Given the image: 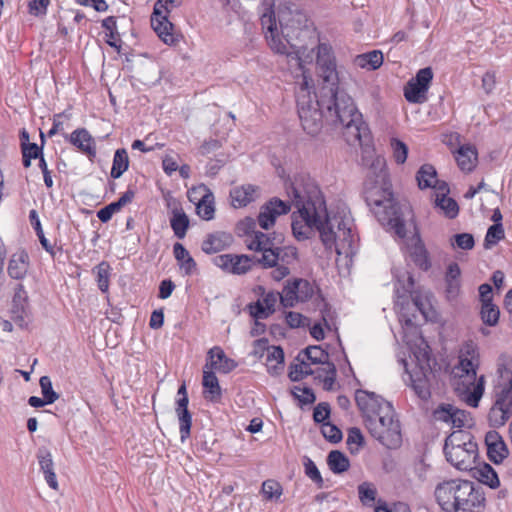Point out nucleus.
<instances>
[{
    "mask_svg": "<svg viewBox=\"0 0 512 512\" xmlns=\"http://www.w3.org/2000/svg\"><path fill=\"white\" fill-rule=\"evenodd\" d=\"M332 89L320 88L315 102L310 95L297 100V112L303 130L314 137L324 126L331 130L341 129L349 145L358 143L361 147H369L372 136L354 100L347 93H337Z\"/></svg>",
    "mask_w": 512,
    "mask_h": 512,
    "instance_id": "f257e3e1",
    "label": "nucleus"
},
{
    "mask_svg": "<svg viewBox=\"0 0 512 512\" xmlns=\"http://www.w3.org/2000/svg\"><path fill=\"white\" fill-rule=\"evenodd\" d=\"M373 179L368 176L364 183V199L382 226H388L403 239L407 235L404 213L411 211L408 203L395 199L389 173L383 163L379 172L371 171Z\"/></svg>",
    "mask_w": 512,
    "mask_h": 512,
    "instance_id": "f03ea898",
    "label": "nucleus"
},
{
    "mask_svg": "<svg viewBox=\"0 0 512 512\" xmlns=\"http://www.w3.org/2000/svg\"><path fill=\"white\" fill-rule=\"evenodd\" d=\"M293 202L299 217L306 226L319 232L320 240L327 251L336 246V232L319 186L310 178L301 177L292 185Z\"/></svg>",
    "mask_w": 512,
    "mask_h": 512,
    "instance_id": "7ed1b4c3",
    "label": "nucleus"
},
{
    "mask_svg": "<svg viewBox=\"0 0 512 512\" xmlns=\"http://www.w3.org/2000/svg\"><path fill=\"white\" fill-rule=\"evenodd\" d=\"M355 402L370 435H379L377 429L386 428L390 418L397 419L392 403L375 392L357 389Z\"/></svg>",
    "mask_w": 512,
    "mask_h": 512,
    "instance_id": "20e7f679",
    "label": "nucleus"
},
{
    "mask_svg": "<svg viewBox=\"0 0 512 512\" xmlns=\"http://www.w3.org/2000/svg\"><path fill=\"white\" fill-rule=\"evenodd\" d=\"M278 23L280 26V36L290 46L293 53L300 58V52L306 49V46L301 43L304 36L309 33L308 17L304 11L292 4L280 5L277 11Z\"/></svg>",
    "mask_w": 512,
    "mask_h": 512,
    "instance_id": "39448f33",
    "label": "nucleus"
},
{
    "mask_svg": "<svg viewBox=\"0 0 512 512\" xmlns=\"http://www.w3.org/2000/svg\"><path fill=\"white\" fill-rule=\"evenodd\" d=\"M183 0H156L150 22L157 36L167 45L179 42L180 34L175 32V25L169 20L171 8L182 5Z\"/></svg>",
    "mask_w": 512,
    "mask_h": 512,
    "instance_id": "423d86ee",
    "label": "nucleus"
},
{
    "mask_svg": "<svg viewBox=\"0 0 512 512\" xmlns=\"http://www.w3.org/2000/svg\"><path fill=\"white\" fill-rule=\"evenodd\" d=\"M458 492L454 505L460 506L462 512H483L486 508V498L481 486L474 482L459 479Z\"/></svg>",
    "mask_w": 512,
    "mask_h": 512,
    "instance_id": "0eeeda50",
    "label": "nucleus"
},
{
    "mask_svg": "<svg viewBox=\"0 0 512 512\" xmlns=\"http://www.w3.org/2000/svg\"><path fill=\"white\" fill-rule=\"evenodd\" d=\"M433 80V70L430 66L419 69L404 86V97L412 104H422L427 101V93Z\"/></svg>",
    "mask_w": 512,
    "mask_h": 512,
    "instance_id": "6e6552de",
    "label": "nucleus"
},
{
    "mask_svg": "<svg viewBox=\"0 0 512 512\" xmlns=\"http://www.w3.org/2000/svg\"><path fill=\"white\" fill-rule=\"evenodd\" d=\"M291 210V203L278 197H272L260 207L257 217L259 226L268 231L275 225L278 216L286 215Z\"/></svg>",
    "mask_w": 512,
    "mask_h": 512,
    "instance_id": "1a4fd4ad",
    "label": "nucleus"
},
{
    "mask_svg": "<svg viewBox=\"0 0 512 512\" xmlns=\"http://www.w3.org/2000/svg\"><path fill=\"white\" fill-rule=\"evenodd\" d=\"M260 21L265 32V38L271 49L280 54H290L287 50V45L280 38L277 28L278 17L273 9V5L265 9V12L260 17Z\"/></svg>",
    "mask_w": 512,
    "mask_h": 512,
    "instance_id": "9d476101",
    "label": "nucleus"
},
{
    "mask_svg": "<svg viewBox=\"0 0 512 512\" xmlns=\"http://www.w3.org/2000/svg\"><path fill=\"white\" fill-rule=\"evenodd\" d=\"M253 256L246 254H222L214 257V265L226 273L244 275L252 270Z\"/></svg>",
    "mask_w": 512,
    "mask_h": 512,
    "instance_id": "9b49d317",
    "label": "nucleus"
},
{
    "mask_svg": "<svg viewBox=\"0 0 512 512\" xmlns=\"http://www.w3.org/2000/svg\"><path fill=\"white\" fill-rule=\"evenodd\" d=\"M11 319L21 329L28 327L31 310L27 291L21 283L16 284L11 303Z\"/></svg>",
    "mask_w": 512,
    "mask_h": 512,
    "instance_id": "f8f14e48",
    "label": "nucleus"
},
{
    "mask_svg": "<svg viewBox=\"0 0 512 512\" xmlns=\"http://www.w3.org/2000/svg\"><path fill=\"white\" fill-rule=\"evenodd\" d=\"M177 396L175 412L179 421L180 438L184 442L190 437L192 427V413L188 409L189 398L185 382L179 386Z\"/></svg>",
    "mask_w": 512,
    "mask_h": 512,
    "instance_id": "ddd939ff",
    "label": "nucleus"
},
{
    "mask_svg": "<svg viewBox=\"0 0 512 512\" xmlns=\"http://www.w3.org/2000/svg\"><path fill=\"white\" fill-rule=\"evenodd\" d=\"M459 479H451L439 483L435 488V498L441 509L445 512H458L460 506L454 505L458 492Z\"/></svg>",
    "mask_w": 512,
    "mask_h": 512,
    "instance_id": "4468645a",
    "label": "nucleus"
},
{
    "mask_svg": "<svg viewBox=\"0 0 512 512\" xmlns=\"http://www.w3.org/2000/svg\"><path fill=\"white\" fill-rule=\"evenodd\" d=\"M316 63L320 69V76L322 78V86L320 88H333L337 93H346L339 87V76L336 69V61L334 55L332 56H317Z\"/></svg>",
    "mask_w": 512,
    "mask_h": 512,
    "instance_id": "2eb2a0df",
    "label": "nucleus"
},
{
    "mask_svg": "<svg viewBox=\"0 0 512 512\" xmlns=\"http://www.w3.org/2000/svg\"><path fill=\"white\" fill-rule=\"evenodd\" d=\"M237 366L238 363L234 359L229 358L221 347L214 346L208 350L204 368L221 374H228L236 369Z\"/></svg>",
    "mask_w": 512,
    "mask_h": 512,
    "instance_id": "dca6fc26",
    "label": "nucleus"
},
{
    "mask_svg": "<svg viewBox=\"0 0 512 512\" xmlns=\"http://www.w3.org/2000/svg\"><path fill=\"white\" fill-rule=\"evenodd\" d=\"M379 435H370L381 445L390 450L398 449L402 444L401 424L398 419H392L387 422V427L377 429Z\"/></svg>",
    "mask_w": 512,
    "mask_h": 512,
    "instance_id": "f3484780",
    "label": "nucleus"
},
{
    "mask_svg": "<svg viewBox=\"0 0 512 512\" xmlns=\"http://www.w3.org/2000/svg\"><path fill=\"white\" fill-rule=\"evenodd\" d=\"M488 459L496 464H501L509 455V450L502 436L496 430H490L485 435Z\"/></svg>",
    "mask_w": 512,
    "mask_h": 512,
    "instance_id": "a211bd4d",
    "label": "nucleus"
},
{
    "mask_svg": "<svg viewBox=\"0 0 512 512\" xmlns=\"http://www.w3.org/2000/svg\"><path fill=\"white\" fill-rule=\"evenodd\" d=\"M168 208H171L170 227L178 239L185 238L190 228L189 216L183 210L181 203L175 199L168 201Z\"/></svg>",
    "mask_w": 512,
    "mask_h": 512,
    "instance_id": "6ab92c4d",
    "label": "nucleus"
},
{
    "mask_svg": "<svg viewBox=\"0 0 512 512\" xmlns=\"http://www.w3.org/2000/svg\"><path fill=\"white\" fill-rule=\"evenodd\" d=\"M301 353L305 355L311 364L326 365L327 368H319L317 372H324L326 376H337L336 365L329 359V353L320 345H310L304 348Z\"/></svg>",
    "mask_w": 512,
    "mask_h": 512,
    "instance_id": "aec40b11",
    "label": "nucleus"
},
{
    "mask_svg": "<svg viewBox=\"0 0 512 512\" xmlns=\"http://www.w3.org/2000/svg\"><path fill=\"white\" fill-rule=\"evenodd\" d=\"M65 139L87 155L91 161L96 157L95 140L86 128L74 130L69 136L65 135Z\"/></svg>",
    "mask_w": 512,
    "mask_h": 512,
    "instance_id": "412c9836",
    "label": "nucleus"
},
{
    "mask_svg": "<svg viewBox=\"0 0 512 512\" xmlns=\"http://www.w3.org/2000/svg\"><path fill=\"white\" fill-rule=\"evenodd\" d=\"M233 242V237L228 232L218 231L207 234L203 240L201 249L205 254H215L228 248Z\"/></svg>",
    "mask_w": 512,
    "mask_h": 512,
    "instance_id": "4be33fe9",
    "label": "nucleus"
},
{
    "mask_svg": "<svg viewBox=\"0 0 512 512\" xmlns=\"http://www.w3.org/2000/svg\"><path fill=\"white\" fill-rule=\"evenodd\" d=\"M29 221L39 239L42 248L51 256L52 259H55L57 252H63V246L61 244L58 245L56 240L54 244H51L50 241L45 237L38 212L35 209L30 210Z\"/></svg>",
    "mask_w": 512,
    "mask_h": 512,
    "instance_id": "5701e85b",
    "label": "nucleus"
},
{
    "mask_svg": "<svg viewBox=\"0 0 512 512\" xmlns=\"http://www.w3.org/2000/svg\"><path fill=\"white\" fill-rule=\"evenodd\" d=\"M472 477L491 489L500 487V479L496 470L487 462H482L469 470Z\"/></svg>",
    "mask_w": 512,
    "mask_h": 512,
    "instance_id": "b1692460",
    "label": "nucleus"
},
{
    "mask_svg": "<svg viewBox=\"0 0 512 512\" xmlns=\"http://www.w3.org/2000/svg\"><path fill=\"white\" fill-rule=\"evenodd\" d=\"M37 459L48 486L53 490H58V482L54 472V463L51 452L44 446L40 447L37 451Z\"/></svg>",
    "mask_w": 512,
    "mask_h": 512,
    "instance_id": "393cba45",
    "label": "nucleus"
},
{
    "mask_svg": "<svg viewBox=\"0 0 512 512\" xmlns=\"http://www.w3.org/2000/svg\"><path fill=\"white\" fill-rule=\"evenodd\" d=\"M455 159L461 171L472 172L478 160L476 147L470 144L461 145L455 153Z\"/></svg>",
    "mask_w": 512,
    "mask_h": 512,
    "instance_id": "a878e982",
    "label": "nucleus"
},
{
    "mask_svg": "<svg viewBox=\"0 0 512 512\" xmlns=\"http://www.w3.org/2000/svg\"><path fill=\"white\" fill-rule=\"evenodd\" d=\"M202 385L204 388V398L214 403L219 402L222 396V391L214 370L204 368Z\"/></svg>",
    "mask_w": 512,
    "mask_h": 512,
    "instance_id": "bb28decb",
    "label": "nucleus"
},
{
    "mask_svg": "<svg viewBox=\"0 0 512 512\" xmlns=\"http://www.w3.org/2000/svg\"><path fill=\"white\" fill-rule=\"evenodd\" d=\"M258 187L252 184H246L239 187H235L230 190V198L232 205L235 208L246 207L256 199L255 193Z\"/></svg>",
    "mask_w": 512,
    "mask_h": 512,
    "instance_id": "cd10ccee",
    "label": "nucleus"
},
{
    "mask_svg": "<svg viewBox=\"0 0 512 512\" xmlns=\"http://www.w3.org/2000/svg\"><path fill=\"white\" fill-rule=\"evenodd\" d=\"M173 254L180 270H183L185 275L190 276L197 272L196 261L182 243L176 242L173 245Z\"/></svg>",
    "mask_w": 512,
    "mask_h": 512,
    "instance_id": "c85d7f7f",
    "label": "nucleus"
},
{
    "mask_svg": "<svg viewBox=\"0 0 512 512\" xmlns=\"http://www.w3.org/2000/svg\"><path fill=\"white\" fill-rule=\"evenodd\" d=\"M29 267V255L25 250L15 254L9 261L8 274L11 278L19 280L25 277Z\"/></svg>",
    "mask_w": 512,
    "mask_h": 512,
    "instance_id": "c756f323",
    "label": "nucleus"
},
{
    "mask_svg": "<svg viewBox=\"0 0 512 512\" xmlns=\"http://www.w3.org/2000/svg\"><path fill=\"white\" fill-rule=\"evenodd\" d=\"M285 353L281 346H271L266 357L267 371L272 376L280 375L284 369Z\"/></svg>",
    "mask_w": 512,
    "mask_h": 512,
    "instance_id": "7c9ffc66",
    "label": "nucleus"
},
{
    "mask_svg": "<svg viewBox=\"0 0 512 512\" xmlns=\"http://www.w3.org/2000/svg\"><path fill=\"white\" fill-rule=\"evenodd\" d=\"M446 460L461 471H468L471 467V459L462 448H451L443 450Z\"/></svg>",
    "mask_w": 512,
    "mask_h": 512,
    "instance_id": "2f4dec72",
    "label": "nucleus"
},
{
    "mask_svg": "<svg viewBox=\"0 0 512 512\" xmlns=\"http://www.w3.org/2000/svg\"><path fill=\"white\" fill-rule=\"evenodd\" d=\"M101 26L106 30V43L120 53L122 40L117 29V18L108 16L102 20Z\"/></svg>",
    "mask_w": 512,
    "mask_h": 512,
    "instance_id": "473e14b6",
    "label": "nucleus"
},
{
    "mask_svg": "<svg viewBox=\"0 0 512 512\" xmlns=\"http://www.w3.org/2000/svg\"><path fill=\"white\" fill-rule=\"evenodd\" d=\"M409 255L420 270L427 272L432 267L430 255L424 243L413 244L409 249Z\"/></svg>",
    "mask_w": 512,
    "mask_h": 512,
    "instance_id": "72a5a7b5",
    "label": "nucleus"
},
{
    "mask_svg": "<svg viewBox=\"0 0 512 512\" xmlns=\"http://www.w3.org/2000/svg\"><path fill=\"white\" fill-rule=\"evenodd\" d=\"M326 462L334 474H342L350 468L348 456L340 450H331L327 455Z\"/></svg>",
    "mask_w": 512,
    "mask_h": 512,
    "instance_id": "f704fd0d",
    "label": "nucleus"
},
{
    "mask_svg": "<svg viewBox=\"0 0 512 512\" xmlns=\"http://www.w3.org/2000/svg\"><path fill=\"white\" fill-rule=\"evenodd\" d=\"M129 157L125 148L115 151L112 161L110 176L112 179L120 178L129 168Z\"/></svg>",
    "mask_w": 512,
    "mask_h": 512,
    "instance_id": "c9c22d12",
    "label": "nucleus"
},
{
    "mask_svg": "<svg viewBox=\"0 0 512 512\" xmlns=\"http://www.w3.org/2000/svg\"><path fill=\"white\" fill-rule=\"evenodd\" d=\"M290 284L292 288L289 293L293 294L295 291L298 295V302H307L315 293L314 285L307 279L294 278L290 280Z\"/></svg>",
    "mask_w": 512,
    "mask_h": 512,
    "instance_id": "e433bc0d",
    "label": "nucleus"
},
{
    "mask_svg": "<svg viewBox=\"0 0 512 512\" xmlns=\"http://www.w3.org/2000/svg\"><path fill=\"white\" fill-rule=\"evenodd\" d=\"M196 213L201 219L206 221L212 220L214 218V195L209 189H207L206 193L196 204Z\"/></svg>",
    "mask_w": 512,
    "mask_h": 512,
    "instance_id": "4c0bfd02",
    "label": "nucleus"
},
{
    "mask_svg": "<svg viewBox=\"0 0 512 512\" xmlns=\"http://www.w3.org/2000/svg\"><path fill=\"white\" fill-rule=\"evenodd\" d=\"M437 178V170L432 164L425 163L416 172V181L420 190L433 187V180Z\"/></svg>",
    "mask_w": 512,
    "mask_h": 512,
    "instance_id": "58836bf2",
    "label": "nucleus"
},
{
    "mask_svg": "<svg viewBox=\"0 0 512 512\" xmlns=\"http://www.w3.org/2000/svg\"><path fill=\"white\" fill-rule=\"evenodd\" d=\"M384 57L380 50H372L356 57V62L361 68L377 70L383 64Z\"/></svg>",
    "mask_w": 512,
    "mask_h": 512,
    "instance_id": "ea45409f",
    "label": "nucleus"
},
{
    "mask_svg": "<svg viewBox=\"0 0 512 512\" xmlns=\"http://www.w3.org/2000/svg\"><path fill=\"white\" fill-rule=\"evenodd\" d=\"M459 414L462 412L459 408L455 407L452 404L449 403H440L433 411H432V417L435 421H440L443 423L451 424L453 422V417L456 416V414Z\"/></svg>",
    "mask_w": 512,
    "mask_h": 512,
    "instance_id": "a19ab883",
    "label": "nucleus"
},
{
    "mask_svg": "<svg viewBox=\"0 0 512 512\" xmlns=\"http://www.w3.org/2000/svg\"><path fill=\"white\" fill-rule=\"evenodd\" d=\"M500 317V309L499 307L492 303H486L481 305L480 309V318L482 322L490 327H494L498 324Z\"/></svg>",
    "mask_w": 512,
    "mask_h": 512,
    "instance_id": "79ce46f5",
    "label": "nucleus"
},
{
    "mask_svg": "<svg viewBox=\"0 0 512 512\" xmlns=\"http://www.w3.org/2000/svg\"><path fill=\"white\" fill-rule=\"evenodd\" d=\"M291 395L298 401V406L303 409L305 406L311 405L316 401V395L311 387L304 386L302 388L294 386Z\"/></svg>",
    "mask_w": 512,
    "mask_h": 512,
    "instance_id": "37998d69",
    "label": "nucleus"
},
{
    "mask_svg": "<svg viewBox=\"0 0 512 512\" xmlns=\"http://www.w3.org/2000/svg\"><path fill=\"white\" fill-rule=\"evenodd\" d=\"M411 387L415 394L424 401H427L431 397V391L429 381L424 372L421 373L420 377L414 378L410 375Z\"/></svg>",
    "mask_w": 512,
    "mask_h": 512,
    "instance_id": "c03bdc74",
    "label": "nucleus"
},
{
    "mask_svg": "<svg viewBox=\"0 0 512 512\" xmlns=\"http://www.w3.org/2000/svg\"><path fill=\"white\" fill-rule=\"evenodd\" d=\"M435 204L444 211V214L448 219H454L459 214V205L457 201L451 197L446 196V194L437 196Z\"/></svg>",
    "mask_w": 512,
    "mask_h": 512,
    "instance_id": "a18cd8bd",
    "label": "nucleus"
},
{
    "mask_svg": "<svg viewBox=\"0 0 512 512\" xmlns=\"http://www.w3.org/2000/svg\"><path fill=\"white\" fill-rule=\"evenodd\" d=\"M261 253V257L252 255L254 258L252 261L253 265H260L264 269L273 268L277 266L279 258L278 253L276 251V247H269L266 252Z\"/></svg>",
    "mask_w": 512,
    "mask_h": 512,
    "instance_id": "49530a36",
    "label": "nucleus"
},
{
    "mask_svg": "<svg viewBox=\"0 0 512 512\" xmlns=\"http://www.w3.org/2000/svg\"><path fill=\"white\" fill-rule=\"evenodd\" d=\"M358 495L364 506L372 507L376 501L377 489L370 482H363L358 485Z\"/></svg>",
    "mask_w": 512,
    "mask_h": 512,
    "instance_id": "de8ad7c7",
    "label": "nucleus"
},
{
    "mask_svg": "<svg viewBox=\"0 0 512 512\" xmlns=\"http://www.w3.org/2000/svg\"><path fill=\"white\" fill-rule=\"evenodd\" d=\"M303 465L305 475L316 484L317 488L326 487L321 473L313 460L308 456H304Z\"/></svg>",
    "mask_w": 512,
    "mask_h": 512,
    "instance_id": "09e8293b",
    "label": "nucleus"
},
{
    "mask_svg": "<svg viewBox=\"0 0 512 512\" xmlns=\"http://www.w3.org/2000/svg\"><path fill=\"white\" fill-rule=\"evenodd\" d=\"M295 215L296 212H293L291 223L293 236L298 241L310 239L313 235V228H309L308 226H306L305 222L302 219L301 221L296 219Z\"/></svg>",
    "mask_w": 512,
    "mask_h": 512,
    "instance_id": "8fccbe9b",
    "label": "nucleus"
},
{
    "mask_svg": "<svg viewBox=\"0 0 512 512\" xmlns=\"http://www.w3.org/2000/svg\"><path fill=\"white\" fill-rule=\"evenodd\" d=\"M110 270L111 267L106 261H102L94 268L97 276L98 288L103 293L107 292L109 289Z\"/></svg>",
    "mask_w": 512,
    "mask_h": 512,
    "instance_id": "3c124183",
    "label": "nucleus"
},
{
    "mask_svg": "<svg viewBox=\"0 0 512 512\" xmlns=\"http://www.w3.org/2000/svg\"><path fill=\"white\" fill-rule=\"evenodd\" d=\"M504 237L505 233L502 223L492 224L485 235L484 248L490 249L492 246L504 239Z\"/></svg>",
    "mask_w": 512,
    "mask_h": 512,
    "instance_id": "603ef678",
    "label": "nucleus"
},
{
    "mask_svg": "<svg viewBox=\"0 0 512 512\" xmlns=\"http://www.w3.org/2000/svg\"><path fill=\"white\" fill-rule=\"evenodd\" d=\"M331 406L328 402L318 403L313 410V421L316 424H321L323 427L330 421Z\"/></svg>",
    "mask_w": 512,
    "mask_h": 512,
    "instance_id": "864d4df0",
    "label": "nucleus"
},
{
    "mask_svg": "<svg viewBox=\"0 0 512 512\" xmlns=\"http://www.w3.org/2000/svg\"><path fill=\"white\" fill-rule=\"evenodd\" d=\"M451 245L462 250H471L475 246V239L471 233H457L452 236Z\"/></svg>",
    "mask_w": 512,
    "mask_h": 512,
    "instance_id": "5fc2aeb1",
    "label": "nucleus"
},
{
    "mask_svg": "<svg viewBox=\"0 0 512 512\" xmlns=\"http://www.w3.org/2000/svg\"><path fill=\"white\" fill-rule=\"evenodd\" d=\"M262 493L267 500L279 499L282 486L276 480L268 479L262 483Z\"/></svg>",
    "mask_w": 512,
    "mask_h": 512,
    "instance_id": "6e6d98bb",
    "label": "nucleus"
},
{
    "mask_svg": "<svg viewBox=\"0 0 512 512\" xmlns=\"http://www.w3.org/2000/svg\"><path fill=\"white\" fill-rule=\"evenodd\" d=\"M39 384L41 387V392L44 399L49 402V404L54 403L59 399L60 395L56 391H54L52 382L49 376H42L39 380Z\"/></svg>",
    "mask_w": 512,
    "mask_h": 512,
    "instance_id": "4d7b16f0",
    "label": "nucleus"
},
{
    "mask_svg": "<svg viewBox=\"0 0 512 512\" xmlns=\"http://www.w3.org/2000/svg\"><path fill=\"white\" fill-rule=\"evenodd\" d=\"M391 146L393 148V157L397 164H404L408 157V146L398 138L391 139Z\"/></svg>",
    "mask_w": 512,
    "mask_h": 512,
    "instance_id": "13d9d810",
    "label": "nucleus"
},
{
    "mask_svg": "<svg viewBox=\"0 0 512 512\" xmlns=\"http://www.w3.org/2000/svg\"><path fill=\"white\" fill-rule=\"evenodd\" d=\"M323 437L330 443L337 444L341 442L343 438V433L341 429L331 423L330 421L327 422V425L325 427L322 426L321 429Z\"/></svg>",
    "mask_w": 512,
    "mask_h": 512,
    "instance_id": "bf43d9fd",
    "label": "nucleus"
},
{
    "mask_svg": "<svg viewBox=\"0 0 512 512\" xmlns=\"http://www.w3.org/2000/svg\"><path fill=\"white\" fill-rule=\"evenodd\" d=\"M50 0H29L28 13L35 17H43L47 13Z\"/></svg>",
    "mask_w": 512,
    "mask_h": 512,
    "instance_id": "052dcab7",
    "label": "nucleus"
},
{
    "mask_svg": "<svg viewBox=\"0 0 512 512\" xmlns=\"http://www.w3.org/2000/svg\"><path fill=\"white\" fill-rule=\"evenodd\" d=\"M279 261L291 264L293 261L298 260V250L294 246L276 247Z\"/></svg>",
    "mask_w": 512,
    "mask_h": 512,
    "instance_id": "680f3d73",
    "label": "nucleus"
},
{
    "mask_svg": "<svg viewBox=\"0 0 512 512\" xmlns=\"http://www.w3.org/2000/svg\"><path fill=\"white\" fill-rule=\"evenodd\" d=\"M484 392V386H483V376H481L480 381L477 383V385L474 387V390L472 392H469L466 395L465 402L473 408L478 407L480 399Z\"/></svg>",
    "mask_w": 512,
    "mask_h": 512,
    "instance_id": "e2e57ef3",
    "label": "nucleus"
},
{
    "mask_svg": "<svg viewBox=\"0 0 512 512\" xmlns=\"http://www.w3.org/2000/svg\"><path fill=\"white\" fill-rule=\"evenodd\" d=\"M460 436L467 437L465 445L462 447V449L468 453L470 459H473V462H476V460L479 458L478 444L473 440V436L470 433L460 431Z\"/></svg>",
    "mask_w": 512,
    "mask_h": 512,
    "instance_id": "0e129e2a",
    "label": "nucleus"
},
{
    "mask_svg": "<svg viewBox=\"0 0 512 512\" xmlns=\"http://www.w3.org/2000/svg\"><path fill=\"white\" fill-rule=\"evenodd\" d=\"M460 431L452 432L445 438L443 450L451 448H462L465 445L467 437H461Z\"/></svg>",
    "mask_w": 512,
    "mask_h": 512,
    "instance_id": "69168bd1",
    "label": "nucleus"
},
{
    "mask_svg": "<svg viewBox=\"0 0 512 512\" xmlns=\"http://www.w3.org/2000/svg\"><path fill=\"white\" fill-rule=\"evenodd\" d=\"M246 309L249 312V315L255 320L259 321L260 319H266L267 313L264 310V305L260 300H256L254 302L249 303L246 306Z\"/></svg>",
    "mask_w": 512,
    "mask_h": 512,
    "instance_id": "338daca9",
    "label": "nucleus"
},
{
    "mask_svg": "<svg viewBox=\"0 0 512 512\" xmlns=\"http://www.w3.org/2000/svg\"><path fill=\"white\" fill-rule=\"evenodd\" d=\"M120 210L121 209L115 202H111L97 211V217L102 223H107L111 220L112 216Z\"/></svg>",
    "mask_w": 512,
    "mask_h": 512,
    "instance_id": "774afa93",
    "label": "nucleus"
}]
</instances>
